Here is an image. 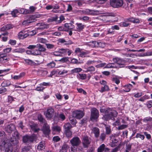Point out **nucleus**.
Returning <instances> with one entry per match:
<instances>
[{
    "instance_id": "obj_9",
    "label": "nucleus",
    "mask_w": 152,
    "mask_h": 152,
    "mask_svg": "<svg viewBox=\"0 0 152 152\" xmlns=\"http://www.w3.org/2000/svg\"><path fill=\"white\" fill-rule=\"evenodd\" d=\"M54 112V110L51 107H49L47 108V111L45 112V114L47 118L50 119L53 115Z\"/></svg>"
},
{
    "instance_id": "obj_45",
    "label": "nucleus",
    "mask_w": 152,
    "mask_h": 152,
    "mask_svg": "<svg viewBox=\"0 0 152 152\" xmlns=\"http://www.w3.org/2000/svg\"><path fill=\"white\" fill-rule=\"evenodd\" d=\"M80 76L79 78L81 80H85L87 76L85 74H78Z\"/></svg>"
},
{
    "instance_id": "obj_20",
    "label": "nucleus",
    "mask_w": 152,
    "mask_h": 152,
    "mask_svg": "<svg viewBox=\"0 0 152 152\" xmlns=\"http://www.w3.org/2000/svg\"><path fill=\"white\" fill-rule=\"evenodd\" d=\"M45 147V142L44 141L40 142L37 146V149L39 150H42L44 149Z\"/></svg>"
},
{
    "instance_id": "obj_4",
    "label": "nucleus",
    "mask_w": 152,
    "mask_h": 152,
    "mask_svg": "<svg viewBox=\"0 0 152 152\" xmlns=\"http://www.w3.org/2000/svg\"><path fill=\"white\" fill-rule=\"evenodd\" d=\"M91 111V121L96 120L98 118L99 115V111L95 108H92Z\"/></svg>"
},
{
    "instance_id": "obj_42",
    "label": "nucleus",
    "mask_w": 152,
    "mask_h": 152,
    "mask_svg": "<svg viewBox=\"0 0 152 152\" xmlns=\"http://www.w3.org/2000/svg\"><path fill=\"white\" fill-rule=\"evenodd\" d=\"M67 146L66 145H63L61 149L60 150L59 152H66Z\"/></svg>"
},
{
    "instance_id": "obj_15",
    "label": "nucleus",
    "mask_w": 152,
    "mask_h": 152,
    "mask_svg": "<svg viewBox=\"0 0 152 152\" xmlns=\"http://www.w3.org/2000/svg\"><path fill=\"white\" fill-rule=\"evenodd\" d=\"M91 43V45L93 47H103L104 45L102 43L96 41H93Z\"/></svg>"
},
{
    "instance_id": "obj_29",
    "label": "nucleus",
    "mask_w": 152,
    "mask_h": 152,
    "mask_svg": "<svg viewBox=\"0 0 152 152\" xmlns=\"http://www.w3.org/2000/svg\"><path fill=\"white\" fill-rule=\"evenodd\" d=\"M37 25L38 26H41V27L37 28L38 29H43L44 28H47L48 25L45 24L43 23H39L37 24Z\"/></svg>"
},
{
    "instance_id": "obj_30",
    "label": "nucleus",
    "mask_w": 152,
    "mask_h": 152,
    "mask_svg": "<svg viewBox=\"0 0 152 152\" xmlns=\"http://www.w3.org/2000/svg\"><path fill=\"white\" fill-rule=\"evenodd\" d=\"M37 46H38V47H37V48H38V50L41 53V52H43L46 50V48L42 45L39 44H37Z\"/></svg>"
},
{
    "instance_id": "obj_53",
    "label": "nucleus",
    "mask_w": 152,
    "mask_h": 152,
    "mask_svg": "<svg viewBox=\"0 0 152 152\" xmlns=\"http://www.w3.org/2000/svg\"><path fill=\"white\" fill-rule=\"evenodd\" d=\"M114 63H109L106 64L105 68H111L114 67Z\"/></svg>"
},
{
    "instance_id": "obj_25",
    "label": "nucleus",
    "mask_w": 152,
    "mask_h": 152,
    "mask_svg": "<svg viewBox=\"0 0 152 152\" xmlns=\"http://www.w3.org/2000/svg\"><path fill=\"white\" fill-rule=\"evenodd\" d=\"M20 13L23 14H26L30 13V11L29 10L23 8H20Z\"/></svg>"
},
{
    "instance_id": "obj_57",
    "label": "nucleus",
    "mask_w": 152,
    "mask_h": 152,
    "mask_svg": "<svg viewBox=\"0 0 152 152\" xmlns=\"http://www.w3.org/2000/svg\"><path fill=\"white\" fill-rule=\"evenodd\" d=\"M53 54L54 56H61L62 55L61 54V53L60 52L59 49L58 51H55L53 53Z\"/></svg>"
},
{
    "instance_id": "obj_51",
    "label": "nucleus",
    "mask_w": 152,
    "mask_h": 152,
    "mask_svg": "<svg viewBox=\"0 0 152 152\" xmlns=\"http://www.w3.org/2000/svg\"><path fill=\"white\" fill-rule=\"evenodd\" d=\"M38 41L39 42L45 43L47 42V40L45 39L42 38H39L38 39Z\"/></svg>"
},
{
    "instance_id": "obj_36",
    "label": "nucleus",
    "mask_w": 152,
    "mask_h": 152,
    "mask_svg": "<svg viewBox=\"0 0 152 152\" xmlns=\"http://www.w3.org/2000/svg\"><path fill=\"white\" fill-rule=\"evenodd\" d=\"M128 21L133 23H139L140 21L138 19L131 18L128 19Z\"/></svg>"
},
{
    "instance_id": "obj_19",
    "label": "nucleus",
    "mask_w": 152,
    "mask_h": 152,
    "mask_svg": "<svg viewBox=\"0 0 152 152\" xmlns=\"http://www.w3.org/2000/svg\"><path fill=\"white\" fill-rule=\"evenodd\" d=\"M19 38L21 39H23L28 36L27 33H25L23 31H21L18 34Z\"/></svg>"
},
{
    "instance_id": "obj_39",
    "label": "nucleus",
    "mask_w": 152,
    "mask_h": 152,
    "mask_svg": "<svg viewBox=\"0 0 152 152\" xmlns=\"http://www.w3.org/2000/svg\"><path fill=\"white\" fill-rule=\"evenodd\" d=\"M24 61L26 64L29 65H32L34 63V61L29 59H24Z\"/></svg>"
},
{
    "instance_id": "obj_34",
    "label": "nucleus",
    "mask_w": 152,
    "mask_h": 152,
    "mask_svg": "<svg viewBox=\"0 0 152 152\" xmlns=\"http://www.w3.org/2000/svg\"><path fill=\"white\" fill-rule=\"evenodd\" d=\"M25 51V49L22 48H17L12 50L13 53H22Z\"/></svg>"
},
{
    "instance_id": "obj_24",
    "label": "nucleus",
    "mask_w": 152,
    "mask_h": 152,
    "mask_svg": "<svg viewBox=\"0 0 152 152\" xmlns=\"http://www.w3.org/2000/svg\"><path fill=\"white\" fill-rule=\"evenodd\" d=\"M25 73L22 72L20 73L18 75H15L12 78L15 80H18L21 79L22 77H24L25 75Z\"/></svg>"
},
{
    "instance_id": "obj_47",
    "label": "nucleus",
    "mask_w": 152,
    "mask_h": 152,
    "mask_svg": "<svg viewBox=\"0 0 152 152\" xmlns=\"http://www.w3.org/2000/svg\"><path fill=\"white\" fill-rule=\"evenodd\" d=\"M65 132L66 135L67 137H71L72 135V133L70 130H65Z\"/></svg>"
},
{
    "instance_id": "obj_64",
    "label": "nucleus",
    "mask_w": 152,
    "mask_h": 152,
    "mask_svg": "<svg viewBox=\"0 0 152 152\" xmlns=\"http://www.w3.org/2000/svg\"><path fill=\"white\" fill-rule=\"evenodd\" d=\"M69 120L72 124H75L76 123V120L73 118H69Z\"/></svg>"
},
{
    "instance_id": "obj_16",
    "label": "nucleus",
    "mask_w": 152,
    "mask_h": 152,
    "mask_svg": "<svg viewBox=\"0 0 152 152\" xmlns=\"http://www.w3.org/2000/svg\"><path fill=\"white\" fill-rule=\"evenodd\" d=\"M15 129V126L13 124H10L7 126L5 128L6 131L8 133H10Z\"/></svg>"
},
{
    "instance_id": "obj_60",
    "label": "nucleus",
    "mask_w": 152,
    "mask_h": 152,
    "mask_svg": "<svg viewBox=\"0 0 152 152\" xmlns=\"http://www.w3.org/2000/svg\"><path fill=\"white\" fill-rule=\"evenodd\" d=\"M113 82L117 84H118L120 83L119 80L117 78H113L112 79Z\"/></svg>"
},
{
    "instance_id": "obj_6",
    "label": "nucleus",
    "mask_w": 152,
    "mask_h": 152,
    "mask_svg": "<svg viewBox=\"0 0 152 152\" xmlns=\"http://www.w3.org/2000/svg\"><path fill=\"white\" fill-rule=\"evenodd\" d=\"M36 17L35 15H29L27 16V20L23 21V25H27L37 20Z\"/></svg>"
},
{
    "instance_id": "obj_43",
    "label": "nucleus",
    "mask_w": 152,
    "mask_h": 152,
    "mask_svg": "<svg viewBox=\"0 0 152 152\" xmlns=\"http://www.w3.org/2000/svg\"><path fill=\"white\" fill-rule=\"evenodd\" d=\"M31 148L29 146H25L22 148V152H28Z\"/></svg>"
},
{
    "instance_id": "obj_28",
    "label": "nucleus",
    "mask_w": 152,
    "mask_h": 152,
    "mask_svg": "<svg viewBox=\"0 0 152 152\" xmlns=\"http://www.w3.org/2000/svg\"><path fill=\"white\" fill-rule=\"evenodd\" d=\"M110 90L108 86L107 85L104 86L102 87L99 91L103 93L105 91H108Z\"/></svg>"
},
{
    "instance_id": "obj_27",
    "label": "nucleus",
    "mask_w": 152,
    "mask_h": 152,
    "mask_svg": "<svg viewBox=\"0 0 152 152\" xmlns=\"http://www.w3.org/2000/svg\"><path fill=\"white\" fill-rule=\"evenodd\" d=\"M74 3L77 5L79 7L82 6L85 3L83 0H77L74 1Z\"/></svg>"
},
{
    "instance_id": "obj_44",
    "label": "nucleus",
    "mask_w": 152,
    "mask_h": 152,
    "mask_svg": "<svg viewBox=\"0 0 152 152\" xmlns=\"http://www.w3.org/2000/svg\"><path fill=\"white\" fill-rule=\"evenodd\" d=\"M53 131L59 132L61 130L60 127L58 126H54L53 128Z\"/></svg>"
},
{
    "instance_id": "obj_21",
    "label": "nucleus",
    "mask_w": 152,
    "mask_h": 152,
    "mask_svg": "<svg viewBox=\"0 0 152 152\" xmlns=\"http://www.w3.org/2000/svg\"><path fill=\"white\" fill-rule=\"evenodd\" d=\"M84 13L93 14L94 12H98L99 11L97 10H91L89 9H86L85 10L82 11Z\"/></svg>"
},
{
    "instance_id": "obj_59",
    "label": "nucleus",
    "mask_w": 152,
    "mask_h": 152,
    "mask_svg": "<svg viewBox=\"0 0 152 152\" xmlns=\"http://www.w3.org/2000/svg\"><path fill=\"white\" fill-rule=\"evenodd\" d=\"M6 91V88L4 87H2L0 88V94L4 93Z\"/></svg>"
},
{
    "instance_id": "obj_8",
    "label": "nucleus",
    "mask_w": 152,
    "mask_h": 152,
    "mask_svg": "<svg viewBox=\"0 0 152 152\" xmlns=\"http://www.w3.org/2000/svg\"><path fill=\"white\" fill-rule=\"evenodd\" d=\"M113 61L119 65L120 67H124L125 66L124 64L125 63L124 60L121 58L116 57L113 58Z\"/></svg>"
},
{
    "instance_id": "obj_52",
    "label": "nucleus",
    "mask_w": 152,
    "mask_h": 152,
    "mask_svg": "<svg viewBox=\"0 0 152 152\" xmlns=\"http://www.w3.org/2000/svg\"><path fill=\"white\" fill-rule=\"evenodd\" d=\"M56 65L54 62H51L47 64L48 66L50 68H53L55 67Z\"/></svg>"
},
{
    "instance_id": "obj_55",
    "label": "nucleus",
    "mask_w": 152,
    "mask_h": 152,
    "mask_svg": "<svg viewBox=\"0 0 152 152\" xmlns=\"http://www.w3.org/2000/svg\"><path fill=\"white\" fill-rule=\"evenodd\" d=\"M128 131L126 130L124 131H123L122 133V135L124 137H126V138H127Z\"/></svg>"
},
{
    "instance_id": "obj_63",
    "label": "nucleus",
    "mask_w": 152,
    "mask_h": 152,
    "mask_svg": "<svg viewBox=\"0 0 152 152\" xmlns=\"http://www.w3.org/2000/svg\"><path fill=\"white\" fill-rule=\"evenodd\" d=\"M106 137V134L104 133L101 134L100 135V139L102 141L105 139Z\"/></svg>"
},
{
    "instance_id": "obj_13",
    "label": "nucleus",
    "mask_w": 152,
    "mask_h": 152,
    "mask_svg": "<svg viewBox=\"0 0 152 152\" xmlns=\"http://www.w3.org/2000/svg\"><path fill=\"white\" fill-rule=\"evenodd\" d=\"M43 131L44 133L46 135H48L50 132V127L48 125L47 123H45L43 127Z\"/></svg>"
},
{
    "instance_id": "obj_46",
    "label": "nucleus",
    "mask_w": 152,
    "mask_h": 152,
    "mask_svg": "<svg viewBox=\"0 0 152 152\" xmlns=\"http://www.w3.org/2000/svg\"><path fill=\"white\" fill-rule=\"evenodd\" d=\"M59 118L61 119L62 121L64 120L65 119V116L64 114L62 113L59 114L58 115Z\"/></svg>"
},
{
    "instance_id": "obj_18",
    "label": "nucleus",
    "mask_w": 152,
    "mask_h": 152,
    "mask_svg": "<svg viewBox=\"0 0 152 152\" xmlns=\"http://www.w3.org/2000/svg\"><path fill=\"white\" fill-rule=\"evenodd\" d=\"M8 61V58L5 54H0V61L1 62L5 63Z\"/></svg>"
},
{
    "instance_id": "obj_61",
    "label": "nucleus",
    "mask_w": 152,
    "mask_h": 152,
    "mask_svg": "<svg viewBox=\"0 0 152 152\" xmlns=\"http://www.w3.org/2000/svg\"><path fill=\"white\" fill-rule=\"evenodd\" d=\"M9 43L11 45H15L16 43V41L15 40L10 39L9 41Z\"/></svg>"
},
{
    "instance_id": "obj_26",
    "label": "nucleus",
    "mask_w": 152,
    "mask_h": 152,
    "mask_svg": "<svg viewBox=\"0 0 152 152\" xmlns=\"http://www.w3.org/2000/svg\"><path fill=\"white\" fill-rule=\"evenodd\" d=\"M85 69L86 70L84 71V72H92L95 71V68L93 66L88 67L86 68H85Z\"/></svg>"
},
{
    "instance_id": "obj_10",
    "label": "nucleus",
    "mask_w": 152,
    "mask_h": 152,
    "mask_svg": "<svg viewBox=\"0 0 152 152\" xmlns=\"http://www.w3.org/2000/svg\"><path fill=\"white\" fill-rule=\"evenodd\" d=\"M84 113L80 110H75L73 112V116L77 119H80L83 117Z\"/></svg>"
},
{
    "instance_id": "obj_35",
    "label": "nucleus",
    "mask_w": 152,
    "mask_h": 152,
    "mask_svg": "<svg viewBox=\"0 0 152 152\" xmlns=\"http://www.w3.org/2000/svg\"><path fill=\"white\" fill-rule=\"evenodd\" d=\"M38 118L39 122L45 124V123H46L45 119L43 118V116L41 114H39L38 115Z\"/></svg>"
},
{
    "instance_id": "obj_2",
    "label": "nucleus",
    "mask_w": 152,
    "mask_h": 152,
    "mask_svg": "<svg viewBox=\"0 0 152 152\" xmlns=\"http://www.w3.org/2000/svg\"><path fill=\"white\" fill-rule=\"evenodd\" d=\"M70 142L72 145L71 149L72 152H76L77 147L81 143V141L79 138L77 137H75L72 139Z\"/></svg>"
},
{
    "instance_id": "obj_38",
    "label": "nucleus",
    "mask_w": 152,
    "mask_h": 152,
    "mask_svg": "<svg viewBox=\"0 0 152 152\" xmlns=\"http://www.w3.org/2000/svg\"><path fill=\"white\" fill-rule=\"evenodd\" d=\"M45 88L43 87V86H42L40 84L39 85V86L37 87L35 90L39 91H43Z\"/></svg>"
},
{
    "instance_id": "obj_3",
    "label": "nucleus",
    "mask_w": 152,
    "mask_h": 152,
    "mask_svg": "<svg viewBox=\"0 0 152 152\" xmlns=\"http://www.w3.org/2000/svg\"><path fill=\"white\" fill-rule=\"evenodd\" d=\"M111 6L114 8H118L121 7L123 5V0H110Z\"/></svg>"
},
{
    "instance_id": "obj_14",
    "label": "nucleus",
    "mask_w": 152,
    "mask_h": 152,
    "mask_svg": "<svg viewBox=\"0 0 152 152\" xmlns=\"http://www.w3.org/2000/svg\"><path fill=\"white\" fill-rule=\"evenodd\" d=\"M76 28L75 31L80 32L83 30L86 27V25L81 23H76Z\"/></svg>"
},
{
    "instance_id": "obj_62",
    "label": "nucleus",
    "mask_w": 152,
    "mask_h": 152,
    "mask_svg": "<svg viewBox=\"0 0 152 152\" xmlns=\"http://www.w3.org/2000/svg\"><path fill=\"white\" fill-rule=\"evenodd\" d=\"M53 141H54L55 142H57L58 141H59L60 140V138H59V137L58 136H56L54 137L53 138Z\"/></svg>"
},
{
    "instance_id": "obj_49",
    "label": "nucleus",
    "mask_w": 152,
    "mask_h": 152,
    "mask_svg": "<svg viewBox=\"0 0 152 152\" xmlns=\"http://www.w3.org/2000/svg\"><path fill=\"white\" fill-rule=\"evenodd\" d=\"M79 19L80 20H82L84 22H86V21L88 20L89 19V18L88 16H85L83 17H80Z\"/></svg>"
},
{
    "instance_id": "obj_50",
    "label": "nucleus",
    "mask_w": 152,
    "mask_h": 152,
    "mask_svg": "<svg viewBox=\"0 0 152 152\" xmlns=\"http://www.w3.org/2000/svg\"><path fill=\"white\" fill-rule=\"evenodd\" d=\"M37 32L36 30H33L31 31H29L28 33L27 34H28V36H32L36 34Z\"/></svg>"
},
{
    "instance_id": "obj_11",
    "label": "nucleus",
    "mask_w": 152,
    "mask_h": 152,
    "mask_svg": "<svg viewBox=\"0 0 152 152\" xmlns=\"http://www.w3.org/2000/svg\"><path fill=\"white\" fill-rule=\"evenodd\" d=\"M60 52L61 53V54H63L64 55H66L67 53H68V55L69 56L72 53V51L69 50L68 48H62L59 49Z\"/></svg>"
},
{
    "instance_id": "obj_41",
    "label": "nucleus",
    "mask_w": 152,
    "mask_h": 152,
    "mask_svg": "<svg viewBox=\"0 0 152 152\" xmlns=\"http://www.w3.org/2000/svg\"><path fill=\"white\" fill-rule=\"evenodd\" d=\"M136 137L137 138H140L141 140H143L145 139V137L144 135L138 133L137 134Z\"/></svg>"
},
{
    "instance_id": "obj_54",
    "label": "nucleus",
    "mask_w": 152,
    "mask_h": 152,
    "mask_svg": "<svg viewBox=\"0 0 152 152\" xmlns=\"http://www.w3.org/2000/svg\"><path fill=\"white\" fill-rule=\"evenodd\" d=\"M68 61V58L67 57H64L62 58L59 61L62 62L67 61Z\"/></svg>"
},
{
    "instance_id": "obj_31",
    "label": "nucleus",
    "mask_w": 152,
    "mask_h": 152,
    "mask_svg": "<svg viewBox=\"0 0 152 152\" xmlns=\"http://www.w3.org/2000/svg\"><path fill=\"white\" fill-rule=\"evenodd\" d=\"M72 127L71 124L69 123H66L64 126L65 130H70Z\"/></svg>"
},
{
    "instance_id": "obj_1",
    "label": "nucleus",
    "mask_w": 152,
    "mask_h": 152,
    "mask_svg": "<svg viewBox=\"0 0 152 152\" xmlns=\"http://www.w3.org/2000/svg\"><path fill=\"white\" fill-rule=\"evenodd\" d=\"M118 114V112L115 110L108 108L106 109L105 115L103 116L102 118L105 121H108L113 118L116 117Z\"/></svg>"
},
{
    "instance_id": "obj_48",
    "label": "nucleus",
    "mask_w": 152,
    "mask_h": 152,
    "mask_svg": "<svg viewBox=\"0 0 152 152\" xmlns=\"http://www.w3.org/2000/svg\"><path fill=\"white\" fill-rule=\"evenodd\" d=\"M88 53V51H81V53H80L79 55L80 56L82 57H85L86 56Z\"/></svg>"
},
{
    "instance_id": "obj_32",
    "label": "nucleus",
    "mask_w": 152,
    "mask_h": 152,
    "mask_svg": "<svg viewBox=\"0 0 152 152\" xmlns=\"http://www.w3.org/2000/svg\"><path fill=\"white\" fill-rule=\"evenodd\" d=\"M82 70L80 68H76L71 70V73L73 74L74 73H78L81 72Z\"/></svg>"
},
{
    "instance_id": "obj_58",
    "label": "nucleus",
    "mask_w": 152,
    "mask_h": 152,
    "mask_svg": "<svg viewBox=\"0 0 152 152\" xmlns=\"http://www.w3.org/2000/svg\"><path fill=\"white\" fill-rule=\"evenodd\" d=\"M129 25V23L127 22H123L121 23L120 25L122 27H127Z\"/></svg>"
},
{
    "instance_id": "obj_22",
    "label": "nucleus",
    "mask_w": 152,
    "mask_h": 152,
    "mask_svg": "<svg viewBox=\"0 0 152 152\" xmlns=\"http://www.w3.org/2000/svg\"><path fill=\"white\" fill-rule=\"evenodd\" d=\"M59 42L64 45H70L72 44V42L70 40H66L63 39H59Z\"/></svg>"
},
{
    "instance_id": "obj_5",
    "label": "nucleus",
    "mask_w": 152,
    "mask_h": 152,
    "mask_svg": "<svg viewBox=\"0 0 152 152\" xmlns=\"http://www.w3.org/2000/svg\"><path fill=\"white\" fill-rule=\"evenodd\" d=\"M35 137V136L34 135H26L23 137L22 140L23 142L30 143L34 141Z\"/></svg>"
},
{
    "instance_id": "obj_23",
    "label": "nucleus",
    "mask_w": 152,
    "mask_h": 152,
    "mask_svg": "<svg viewBox=\"0 0 152 152\" xmlns=\"http://www.w3.org/2000/svg\"><path fill=\"white\" fill-rule=\"evenodd\" d=\"M92 131L96 137H98L99 135V130L98 128L94 127L92 129Z\"/></svg>"
},
{
    "instance_id": "obj_56",
    "label": "nucleus",
    "mask_w": 152,
    "mask_h": 152,
    "mask_svg": "<svg viewBox=\"0 0 152 152\" xmlns=\"http://www.w3.org/2000/svg\"><path fill=\"white\" fill-rule=\"evenodd\" d=\"M47 46V48L48 49H52L54 47V45H53L48 43L45 44Z\"/></svg>"
},
{
    "instance_id": "obj_33",
    "label": "nucleus",
    "mask_w": 152,
    "mask_h": 152,
    "mask_svg": "<svg viewBox=\"0 0 152 152\" xmlns=\"http://www.w3.org/2000/svg\"><path fill=\"white\" fill-rule=\"evenodd\" d=\"M104 125L106 129V134L108 135L110 134L111 132L110 126L109 125H107L105 124Z\"/></svg>"
},
{
    "instance_id": "obj_17",
    "label": "nucleus",
    "mask_w": 152,
    "mask_h": 152,
    "mask_svg": "<svg viewBox=\"0 0 152 152\" xmlns=\"http://www.w3.org/2000/svg\"><path fill=\"white\" fill-rule=\"evenodd\" d=\"M64 25L66 31H67L69 30L72 29L75 27L71 23H66Z\"/></svg>"
},
{
    "instance_id": "obj_37",
    "label": "nucleus",
    "mask_w": 152,
    "mask_h": 152,
    "mask_svg": "<svg viewBox=\"0 0 152 152\" xmlns=\"http://www.w3.org/2000/svg\"><path fill=\"white\" fill-rule=\"evenodd\" d=\"M19 12L18 10L17 9H14L12 11L11 14L12 17H16L17 16V14Z\"/></svg>"
},
{
    "instance_id": "obj_12",
    "label": "nucleus",
    "mask_w": 152,
    "mask_h": 152,
    "mask_svg": "<svg viewBox=\"0 0 152 152\" xmlns=\"http://www.w3.org/2000/svg\"><path fill=\"white\" fill-rule=\"evenodd\" d=\"M91 140L87 136L84 137L83 138L82 143L84 148L87 147L91 142Z\"/></svg>"
},
{
    "instance_id": "obj_7",
    "label": "nucleus",
    "mask_w": 152,
    "mask_h": 152,
    "mask_svg": "<svg viewBox=\"0 0 152 152\" xmlns=\"http://www.w3.org/2000/svg\"><path fill=\"white\" fill-rule=\"evenodd\" d=\"M115 136V134H112L110 136V145L112 147L115 146L118 141Z\"/></svg>"
},
{
    "instance_id": "obj_40",
    "label": "nucleus",
    "mask_w": 152,
    "mask_h": 152,
    "mask_svg": "<svg viewBox=\"0 0 152 152\" xmlns=\"http://www.w3.org/2000/svg\"><path fill=\"white\" fill-rule=\"evenodd\" d=\"M105 147V145L104 144H102L98 149V152H102L104 149Z\"/></svg>"
}]
</instances>
